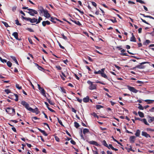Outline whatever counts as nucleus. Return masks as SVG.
Listing matches in <instances>:
<instances>
[{
    "label": "nucleus",
    "instance_id": "obj_1",
    "mask_svg": "<svg viewBox=\"0 0 154 154\" xmlns=\"http://www.w3.org/2000/svg\"><path fill=\"white\" fill-rule=\"evenodd\" d=\"M21 104L24 106L28 110L33 113L35 112L37 114L38 113V111L37 108H36L35 109H33L31 107H29V104L25 101H22Z\"/></svg>",
    "mask_w": 154,
    "mask_h": 154
},
{
    "label": "nucleus",
    "instance_id": "obj_2",
    "mask_svg": "<svg viewBox=\"0 0 154 154\" xmlns=\"http://www.w3.org/2000/svg\"><path fill=\"white\" fill-rule=\"evenodd\" d=\"M5 111L8 113L11 116H14L16 114L15 109L13 108L7 107Z\"/></svg>",
    "mask_w": 154,
    "mask_h": 154
},
{
    "label": "nucleus",
    "instance_id": "obj_3",
    "mask_svg": "<svg viewBox=\"0 0 154 154\" xmlns=\"http://www.w3.org/2000/svg\"><path fill=\"white\" fill-rule=\"evenodd\" d=\"M22 17L23 19L24 20H25L29 21L31 23H34L37 22V19L35 18H33L32 19H31L29 17H24L23 16H22Z\"/></svg>",
    "mask_w": 154,
    "mask_h": 154
},
{
    "label": "nucleus",
    "instance_id": "obj_4",
    "mask_svg": "<svg viewBox=\"0 0 154 154\" xmlns=\"http://www.w3.org/2000/svg\"><path fill=\"white\" fill-rule=\"evenodd\" d=\"M87 83L90 85L89 87V89L90 90H92L95 89L96 88V85L93 84V82L90 80L87 81Z\"/></svg>",
    "mask_w": 154,
    "mask_h": 154
},
{
    "label": "nucleus",
    "instance_id": "obj_5",
    "mask_svg": "<svg viewBox=\"0 0 154 154\" xmlns=\"http://www.w3.org/2000/svg\"><path fill=\"white\" fill-rule=\"evenodd\" d=\"M28 10L29 11H26V12L29 14L30 15L34 16L35 14H38L37 11L35 10L30 8L28 9Z\"/></svg>",
    "mask_w": 154,
    "mask_h": 154
},
{
    "label": "nucleus",
    "instance_id": "obj_6",
    "mask_svg": "<svg viewBox=\"0 0 154 154\" xmlns=\"http://www.w3.org/2000/svg\"><path fill=\"white\" fill-rule=\"evenodd\" d=\"M127 86L128 87V89L134 93H137L138 92V90L136 89L134 87H131L130 85H127Z\"/></svg>",
    "mask_w": 154,
    "mask_h": 154
},
{
    "label": "nucleus",
    "instance_id": "obj_7",
    "mask_svg": "<svg viewBox=\"0 0 154 154\" xmlns=\"http://www.w3.org/2000/svg\"><path fill=\"white\" fill-rule=\"evenodd\" d=\"M149 63L148 62H144L140 63V65H138L136 66V67L139 69H143L144 68V66L142 65L146 63Z\"/></svg>",
    "mask_w": 154,
    "mask_h": 154
},
{
    "label": "nucleus",
    "instance_id": "obj_8",
    "mask_svg": "<svg viewBox=\"0 0 154 154\" xmlns=\"http://www.w3.org/2000/svg\"><path fill=\"white\" fill-rule=\"evenodd\" d=\"M50 20L52 22H53L54 23H56V20H57V21H59L61 23H62L63 22L62 21H61L59 19H58L56 17H51V19Z\"/></svg>",
    "mask_w": 154,
    "mask_h": 154
},
{
    "label": "nucleus",
    "instance_id": "obj_9",
    "mask_svg": "<svg viewBox=\"0 0 154 154\" xmlns=\"http://www.w3.org/2000/svg\"><path fill=\"white\" fill-rule=\"evenodd\" d=\"M43 13L44 16L45 17L48 18L50 17L51 15L50 14L48 13V11L47 9L45 10Z\"/></svg>",
    "mask_w": 154,
    "mask_h": 154
},
{
    "label": "nucleus",
    "instance_id": "obj_10",
    "mask_svg": "<svg viewBox=\"0 0 154 154\" xmlns=\"http://www.w3.org/2000/svg\"><path fill=\"white\" fill-rule=\"evenodd\" d=\"M15 96V101H17L18 100V96L16 94H13L12 95H11L9 97V98L11 99V97H12Z\"/></svg>",
    "mask_w": 154,
    "mask_h": 154
},
{
    "label": "nucleus",
    "instance_id": "obj_11",
    "mask_svg": "<svg viewBox=\"0 0 154 154\" xmlns=\"http://www.w3.org/2000/svg\"><path fill=\"white\" fill-rule=\"evenodd\" d=\"M12 35L14 36V38L17 39L18 40L20 41L21 40V38H20L19 39L18 37V34L17 32H14L13 34Z\"/></svg>",
    "mask_w": 154,
    "mask_h": 154
},
{
    "label": "nucleus",
    "instance_id": "obj_12",
    "mask_svg": "<svg viewBox=\"0 0 154 154\" xmlns=\"http://www.w3.org/2000/svg\"><path fill=\"white\" fill-rule=\"evenodd\" d=\"M141 134L143 136H144L146 138L151 137L145 131H142Z\"/></svg>",
    "mask_w": 154,
    "mask_h": 154
},
{
    "label": "nucleus",
    "instance_id": "obj_13",
    "mask_svg": "<svg viewBox=\"0 0 154 154\" xmlns=\"http://www.w3.org/2000/svg\"><path fill=\"white\" fill-rule=\"evenodd\" d=\"M38 11L40 13H44L45 10L43 8L42 6H38Z\"/></svg>",
    "mask_w": 154,
    "mask_h": 154
},
{
    "label": "nucleus",
    "instance_id": "obj_14",
    "mask_svg": "<svg viewBox=\"0 0 154 154\" xmlns=\"http://www.w3.org/2000/svg\"><path fill=\"white\" fill-rule=\"evenodd\" d=\"M125 51V50L124 49H122L121 50V52L122 53L120 54V55H122V56H129L128 55L127 53H124Z\"/></svg>",
    "mask_w": 154,
    "mask_h": 154
},
{
    "label": "nucleus",
    "instance_id": "obj_15",
    "mask_svg": "<svg viewBox=\"0 0 154 154\" xmlns=\"http://www.w3.org/2000/svg\"><path fill=\"white\" fill-rule=\"evenodd\" d=\"M50 22L48 20L43 21L42 23V26L44 27L46 25H50Z\"/></svg>",
    "mask_w": 154,
    "mask_h": 154
},
{
    "label": "nucleus",
    "instance_id": "obj_16",
    "mask_svg": "<svg viewBox=\"0 0 154 154\" xmlns=\"http://www.w3.org/2000/svg\"><path fill=\"white\" fill-rule=\"evenodd\" d=\"M88 143L97 146H99V144L96 141L92 140L91 141H88Z\"/></svg>",
    "mask_w": 154,
    "mask_h": 154
},
{
    "label": "nucleus",
    "instance_id": "obj_17",
    "mask_svg": "<svg viewBox=\"0 0 154 154\" xmlns=\"http://www.w3.org/2000/svg\"><path fill=\"white\" fill-rule=\"evenodd\" d=\"M131 35L132 37L130 38V41L131 42H136V39L134 35V34L133 33H132Z\"/></svg>",
    "mask_w": 154,
    "mask_h": 154
},
{
    "label": "nucleus",
    "instance_id": "obj_18",
    "mask_svg": "<svg viewBox=\"0 0 154 154\" xmlns=\"http://www.w3.org/2000/svg\"><path fill=\"white\" fill-rule=\"evenodd\" d=\"M136 138V137L134 136H131L130 137L129 140L131 142V143H133L134 142L135 140V138Z\"/></svg>",
    "mask_w": 154,
    "mask_h": 154
},
{
    "label": "nucleus",
    "instance_id": "obj_19",
    "mask_svg": "<svg viewBox=\"0 0 154 154\" xmlns=\"http://www.w3.org/2000/svg\"><path fill=\"white\" fill-rule=\"evenodd\" d=\"M70 20L74 23L75 24L79 25V26H80L82 25V24L80 23V22L79 21H75V20H72L71 19H70Z\"/></svg>",
    "mask_w": 154,
    "mask_h": 154
},
{
    "label": "nucleus",
    "instance_id": "obj_20",
    "mask_svg": "<svg viewBox=\"0 0 154 154\" xmlns=\"http://www.w3.org/2000/svg\"><path fill=\"white\" fill-rule=\"evenodd\" d=\"M37 129L41 133H42V134L44 135L45 136H47L48 135V134L47 133L45 132V131L44 130H43L39 128H37Z\"/></svg>",
    "mask_w": 154,
    "mask_h": 154
},
{
    "label": "nucleus",
    "instance_id": "obj_21",
    "mask_svg": "<svg viewBox=\"0 0 154 154\" xmlns=\"http://www.w3.org/2000/svg\"><path fill=\"white\" fill-rule=\"evenodd\" d=\"M108 147L109 148V149H110V148L113 150H114L115 151H117L118 150V149L115 148H114L112 146V144H109L108 145Z\"/></svg>",
    "mask_w": 154,
    "mask_h": 154
},
{
    "label": "nucleus",
    "instance_id": "obj_22",
    "mask_svg": "<svg viewBox=\"0 0 154 154\" xmlns=\"http://www.w3.org/2000/svg\"><path fill=\"white\" fill-rule=\"evenodd\" d=\"M41 92V93L42 95L45 97H46V95L45 94V90L43 88H40V89L39 90Z\"/></svg>",
    "mask_w": 154,
    "mask_h": 154
},
{
    "label": "nucleus",
    "instance_id": "obj_23",
    "mask_svg": "<svg viewBox=\"0 0 154 154\" xmlns=\"http://www.w3.org/2000/svg\"><path fill=\"white\" fill-rule=\"evenodd\" d=\"M83 101L85 103H87L89 100V96H87L86 97L83 98Z\"/></svg>",
    "mask_w": 154,
    "mask_h": 154
},
{
    "label": "nucleus",
    "instance_id": "obj_24",
    "mask_svg": "<svg viewBox=\"0 0 154 154\" xmlns=\"http://www.w3.org/2000/svg\"><path fill=\"white\" fill-rule=\"evenodd\" d=\"M154 120V117L151 116L149 117V119H148V121L149 123H151Z\"/></svg>",
    "mask_w": 154,
    "mask_h": 154
},
{
    "label": "nucleus",
    "instance_id": "obj_25",
    "mask_svg": "<svg viewBox=\"0 0 154 154\" xmlns=\"http://www.w3.org/2000/svg\"><path fill=\"white\" fill-rule=\"evenodd\" d=\"M102 143L105 146L107 147L108 148H109L108 147V144L107 143L106 141L105 140H103L102 142Z\"/></svg>",
    "mask_w": 154,
    "mask_h": 154
},
{
    "label": "nucleus",
    "instance_id": "obj_26",
    "mask_svg": "<svg viewBox=\"0 0 154 154\" xmlns=\"http://www.w3.org/2000/svg\"><path fill=\"white\" fill-rule=\"evenodd\" d=\"M140 131L139 129L137 130L136 131V132L135 134V135L137 137H139L140 134Z\"/></svg>",
    "mask_w": 154,
    "mask_h": 154
},
{
    "label": "nucleus",
    "instance_id": "obj_27",
    "mask_svg": "<svg viewBox=\"0 0 154 154\" xmlns=\"http://www.w3.org/2000/svg\"><path fill=\"white\" fill-rule=\"evenodd\" d=\"M11 58L13 60H14L17 65H19L18 62L17 60L16 59V58L12 56V57H11Z\"/></svg>",
    "mask_w": 154,
    "mask_h": 154
},
{
    "label": "nucleus",
    "instance_id": "obj_28",
    "mask_svg": "<svg viewBox=\"0 0 154 154\" xmlns=\"http://www.w3.org/2000/svg\"><path fill=\"white\" fill-rule=\"evenodd\" d=\"M145 101L146 102H147L148 104H150L152 103L153 102H154L153 100H145Z\"/></svg>",
    "mask_w": 154,
    "mask_h": 154
},
{
    "label": "nucleus",
    "instance_id": "obj_29",
    "mask_svg": "<svg viewBox=\"0 0 154 154\" xmlns=\"http://www.w3.org/2000/svg\"><path fill=\"white\" fill-rule=\"evenodd\" d=\"M89 130L87 128H84L83 130V132L84 134H85L86 133L89 132Z\"/></svg>",
    "mask_w": 154,
    "mask_h": 154
},
{
    "label": "nucleus",
    "instance_id": "obj_30",
    "mask_svg": "<svg viewBox=\"0 0 154 154\" xmlns=\"http://www.w3.org/2000/svg\"><path fill=\"white\" fill-rule=\"evenodd\" d=\"M101 76L103 78L108 79V77L107 75L105 74L104 72H101Z\"/></svg>",
    "mask_w": 154,
    "mask_h": 154
},
{
    "label": "nucleus",
    "instance_id": "obj_31",
    "mask_svg": "<svg viewBox=\"0 0 154 154\" xmlns=\"http://www.w3.org/2000/svg\"><path fill=\"white\" fill-rule=\"evenodd\" d=\"M143 122L145 125H149V124L147 122L146 120L145 119H142V121Z\"/></svg>",
    "mask_w": 154,
    "mask_h": 154
},
{
    "label": "nucleus",
    "instance_id": "obj_32",
    "mask_svg": "<svg viewBox=\"0 0 154 154\" xmlns=\"http://www.w3.org/2000/svg\"><path fill=\"white\" fill-rule=\"evenodd\" d=\"M138 114L139 116L141 118L143 117H144V115L143 113L140 111H139L138 112Z\"/></svg>",
    "mask_w": 154,
    "mask_h": 154
},
{
    "label": "nucleus",
    "instance_id": "obj_33",
    "mask_svg": "<svg viewBox=\"0 0 154 154\" xmlns=\"http://www.w3.org/2000/svg\"><path fill=\"white\" fill-rule=\"evenodd\" d=\"M150 42L149 40H146L145 42H144L143 44L144 45H146Z\"/></svg>",
    "mask_w": 154,
    "mask_h": 154
},
{
    "label": "nucleus",
    "instance_id": "obj_34",
    "mask_svg": "<svg viewBox=\"0 0 154 154\" xmlns=\"http://www.w3.org/2000/svg\"><path fill=\"white\" fill-rule=\"evenodd\" d=\"M114 20L112 19H110L109 20L111 21L113 23H116L117 22V21L116 20V18L115 17H113Z\"/></svg>",
    "mask_w": 154,
    "mask_h": 154
},
{
    "label": "nucleus",
    "instance_id": "obj_35",
    "mask_svg": "<svg viewBox=\"0 0 154 154\" xmlns=\"http://www.w3.org/2000/svg\"><path fill=\"white\" fill-rule=\"evenodd\" d=\"M42 20V17H39L38 18V21L37 20L36 24H38L40 22V21L41 20Z\"/></svg>",
    "mask_w": 154,
    "mask_h": 154
},
{
    "label": "nucleus",
    "instance_id": "obj_36",
    "mask_svg": "<svg viewBox=\"0 0 154 154\" xmlns=\"http://www.w3.org/2000/svg\"><path fill=\"white\" fill-rule=\"evenodd\" d=\"M103 106L99 105H96V108L97 109H100L101 108H103Z\"/></svg>",
    "mask_w": 154,
    "mask_h": 154
},
{
    "label": "nucleus",
    "instance_id": "obj_37",
    "mask_svg": "<svg viewBox=\"0 0 154 154\" xmlns=\"http://www.w3.org/2000/svg\"><path fill=\"white\" fill-rule=\"evenodd\" d=\"M7 64L9 67H11L12 66V63L10 61H8L7 62Z\"/></svg>",
    "mask_w": 154,
    "mask_h": 154
},
{
    "label": "nucleus",
    "instance_id": "obj_38",
    "mask_svg": "<svg viewBox=\"0 0 154 154\" xmlns=\"http://www.w3.org/2000/svg\"><path fill=\"white\" fill-rule=\"evenodd\" d=\"M74 125L76 128H78L80 126L79 124L76 122H74Z\"/></svg>",
    "mask_w": 154,
    "mask_h": 154
},
{
    "label": "nucleus",
    "instance_id": "obj_39",
    "mask_svg": "<svg viewBox=\"0 0 154 154\" xmlns=\"http://www.w3.org/2000/svg\"><path fill=\"white\" fill-rule=\"evenodd\" d=\"M5 92L7 94H8L9 93H11V90L8 89L5 90Z\"/></svg>",
    "mask_w": 154,
    "mask_h": 154
},
{
    "label": "nucleus",
    "instance_id": "obj_40",
    "mask_svg": "<svg viewBox=\"0 0 154 154\" xmlns=\"http://www.w3.org/2000/svg\"><path fill=\"white\" fill-rule=\"evenodd\" d=\"M57 119L58 121V122L62 126H64V125L62 123V122L59 119V118H57Z\"/></svg>",
    "mask_w": 154,
    "mask_h": 154
},
{
    "label": "nucleus",
    "instance_id": "obj_41",
    "mask_svg": "<svg viewBox=\"0 0 154 154\" xmlns=\"http://www.w3.org/2000/svg\"><path fill=\"white\" fill-rule=\"evenodd\" d=\"M139 106L138 107V108L140 110H143L144 107L140 104H139Z\"/></svg>",
    "mask_w": 154,
    "mask_h": 154
},
{
    "label": "nucleus",
    "instance_id": "obj_42",
    "mask_svg": "<svg viewBox=\"0 0 154 154\" xmlns=\"http://www.w3.org/2000/svg\"><path fill=\"white\" fill-rule=\"evenodd\" d=\"M74 9H75V10H76L77 11H78L79 12H80L81 14H84V12L83 11H81L80 10H79V9L77 8H74Z\"/></svg>",
    "mask_w": 154,
    "mask_h": 154
},
{
    "label": "nucleus",
    "instance_id": "obj_43",
    "mask_svg": "<svg viewBox=\"0 0 154 154\" xmlns=\"http://www.w3.org/2000/svg\"><path fill=\"white\" fill-rule=\"evenodd\" d=\"M0 61L3 63H6L7 62V60L5 59H2L1 57H0Z\"/></svg>",
    "mask_w": 154,
    "mask_h": 154
},
{
    "label": "nucleus",
    "instance_id": "obj_44",
    "mask_svg": "<svg viewBox=\"0 0 154 154\" xmlns=\"http://www.w3.org/2000/svg\"><path fill=\"white\" fill-rule=\"evenodd\" d=\"M80 135L81 137V139H82L84 140H85L84 137H83V135L82 134V130H81L80 132Z\"/></svg>",
    "mask_w": 154,
    "mask_h": 154
},
{
    "label": "nucleus",
    "instance_id": "obj_45",
    "mask_svg": "<svg viewBox=\"0 0 154 154\" xmlns=\"http://www.w3.org/2000/svg\"><path fill=\"white\" fill-rule=\"evenodd\" d=\"M101 72H102L100 70L98 71H95L94 72V73L95 74H101Z\"/></svg>",
    "mask_w": 154,
    "mask_h": 154
},
{
    "label": "nucleus",
    "instance_id": "obj_46",
    "mask_svg": "<svg viewBox=\"0 0 154 154\" xmlns=\"http://www.w3.org/2000/svg\"><path fill=\"white\" fill-rule=\"evenodd\" d=\"M16 87L17 89L19 90H20L22 89V87L20 86L18 84H16Z\"/></svg>",
    "mask_w": 154,
    "mask_h": 154
},
{
    "label": "nucleus",
    "instance_id": "obj_47",
    "mask_svg": "<svg viewBox=\"0 0 154 154\" xmlns=\"http://www.w3.org/2000/svg\"><path fill=\"white\" fill-rule=\"evenodd\" d=\"M61 35L62 37V38L64 40H67V38L66 36L64 35L63 34H61Z\"/></svg>",
    "mask_w": 154,
    "mask_h": 154
},
{
    "label": "nucleus",
    "instance_id": "obj_48",
    "mask_svg": "<svg viewBox=\"0 0 154 154\" xmlns=\"http://www.w3.org/2000/svg\"><path fill=\"white\" fill-rule=\"evenodd\" d=\"M60 89L62 92L65 94L66 93V90L63 87H61Z\"/></svg>",
    "mask_w": 154,
    "mask_h": 154
},
{
    "label": "nucleus",
    "instance_id": "obj_49",
    "mask_svg": "<svg viewBox=\"0 0 154 154\" xmlns=\"http://www.w3.org/2000/svg\"><path fill=\"white\" fill-rule=\"evenodd\" d=\"M15 23L17 25L21 26V24L19 23L18 20H15Z\"/></svg>",
    "mask_w": 154,
    "mask_h": 154
},
{
    "label": "nucleus",
    "instance_id": "obj_50",
    "mask_svg": "<svg viewBox=\"0 0 154 154\" xmlns=\"http://www.w3.org/2000/svg\"><path fill=\"white\" fill-rule=\"evenodd\" d=\"M136 2H139L141 4H145V3L142 0H136Z\"/></svg>",
    "mask_w": 154,
    "mask_h": 154
},
{
    "label": "nucleus",
    "instance_id": "obj_51",
    "mask_svg": "<svg viewBox=\"0 0 154 154\" xmlns=\"http://www.w3.org/2000/svg\"><path fill=\"white\" fill-rule=\"evenodd\" d=\"M26 29L31 32H34V31L30 28H27Z\"/></svg>",
    "mask_w": 154,
    "mask_h": 154
},
{
    "label": "nucleus",
    "instance_id": "obj_52",
    "mask_svg": "<svg viewBox=\"0 0 154 154\" xmlns=\"http://www.w3.org/2000/svg\"><path fill=\"white\" fill-rule=\"evenodd\" d=\"M2 23L6 27H7L9 26V25L7 23L5 22H3Z\"/></svg>",
    "mask_w": 154,
    "mask_h": 154
},
{
    "label": "nucleus",
    "instance_id": "obj_53",
    "mask_svg": "<svg viewBox=\"0 0 154 154\" xmlns=\"http://www.w3.org/2000/svg\"><path fill=\"white\" fill-rule=\"evenodd\" d=\"M141 20L142 21V22H143V23H144L150 25V24L148 22H146L145 20L142 19V18H141Z\"/></svg>",
    "mask_w": 154,
    "mask_h": 154
},
{
    "label": "nucleus",
    "instance_id": "obj_54",
    "mask_svg": "<svg viewBox=\"0 0 154 154\" xmlns=\"http://www.w3.org/2000/svg\"><path fill=\"white\" fill-rule=\"evenodd\" d=\"M56 68L58 70H60L62 69V68L60 66H56Z\"/></svg>",
    "mask_w": 154,
    "mask_h": 154
},
{
    "label": "nucleus",
    "instance_id": "obj_55",
    "mask_svg": "<svg viewBox=\"0 0 154 154\" xmlns=\"http://www.w3.org/2000/svg\"><path fill=\"white\" fill-rule=\"evenodd\" d=\"M48 109L50 110L51 112H55L54 110H53L52 109H51V108H50L49 107H48Z\"/></svg>",
    "mask_w": 154,
    "mask_h": 154
},
{
    "label": "nucleus",
    "instance_id": "obj_56",
    "mask_svg": "<svg viewBox=\"0 0 154 154\" xmlns=\"http://www.w3.org/2000/svg\"><path fill=\"white\" fill-rule=\"evenodd\" d=\"M58 45H59V46H60V48H61L62 49H65V48L63 46H62L60 42H58Z\"/></svg>",
    "mask_w": 154,
    "mask_h": 154
},
{
    "label": "nucleus",
    "instance_id": "obj_57",
    "mask_svg": "<svg viewBox=\"0 0 154 154\" xmlns=\"http://www.w3.org/2000/svg\"><path fill=\"white\" fill-rule=\"evenodd\" d=\"M76 99H77V100L80 103H81L82 101V99H79V97H76Z\"/></svg>",
    "mask_w": 154,
    "mask_h": 154
},
{
    "label": "nucleus",
    "instance_id": "obj_58",
    "mask_svg": "<svg viewBox=\"0 0 154 154\" xmlns=\"http://www.w3.org/2000/svg\"><path fill=\"white\" fill-rule=\"evenodd\" d=\"M91 3H92V5L94 7H97V4L95 2H91Z\"/></svg>",
    "mask_w": 154,
    "mask_h": 154
},
{
    "label": "nucleus",
    "instance_id": "obj_59",
    "mask_svg": "<svg viewBox=\"0 0 154 154\" xmlns=\"http://www.w3.org/2000/svg\"><path fill=\"white\" fill-rule=\"evenodd\" d=\"M93 115L94 117H96L98 119L99 118L98 116L97 115V114L95 112L93 113Z\"/></svg>",
    "mask_w": 154,
    "mask_h": 154
},
{
    "label": "nucleus",
    "instance_id": "obj_60",
    "mask_svg": "<svg viewBox=\"0 0 154 154\" xmlns=\"http://www.w3.org/2000/svg\"><path fill=\"white\" fill-rule=\"evenodd\" d=\"M135 120H139L141 121H142V119H141L140 118L136 117H135Z\"/></svg>",
    "mask_w": 154,
    "mask_h": 154
},
{
    "label": "nucleus",
    "instance_id": "obj_61",
    "mask_svg": "<svg viewBox=\"0 0 154 154\" xmlns=\"http://www.w3.org/2000/svg\"><path fill=\"white\" fill-rule=\"evenodd\" d=\"M55 140L57 142H59L60 140L59 138L57 136L54 137Z\"/></svg>",
    "mask_w": 154,
    "mask_h": 154
},
{
    "label": "nucleus",
    "instance_id": "obj_62",
    "mask_svg": "<svg viewBox=\"0 0 154 154\" xmlns=\"http://www.w3.org/2000/svg\"><path fill=\"white\" fill-rule=\"evenodd\" d=\"M70 142L73 145H75L76 144L75 142L72 140L70 141Z\"/></svg>",
    "mask_w": 154,
    "mask_h": 154
},
{
    "label": "nucleus",
    "instance_id": "obj_63",
    "mask_svg": "<svg viewBox=\"0 0 154 154\" xmlns=\"http://www.w3.org/2000/svg\"><path fill=\"white\" fill-rule=\"evenodd\" d=\"M16 9H17V7H15V6L13 7L12 8V11H13L14 12L16 10Z\"/></svg>",
    "mask_w": 154,
    "mask_h": 154
},
{
    "label": "nucleus",
    "instance_id": "obj_64",
    "mask_svg": "<svg viewBox=\"0 0 154 154\" xmlns=\"http://www.w3.org/2000/svg\"><path fill=\"white\" fill-rule=\"evenodd\" d=\"M28 41L30 44H32L33 42H32V39L31 38H28Z\"/></svg>",
    "mask_w": 154,
    "mask_h": 154
}]
</instances>
